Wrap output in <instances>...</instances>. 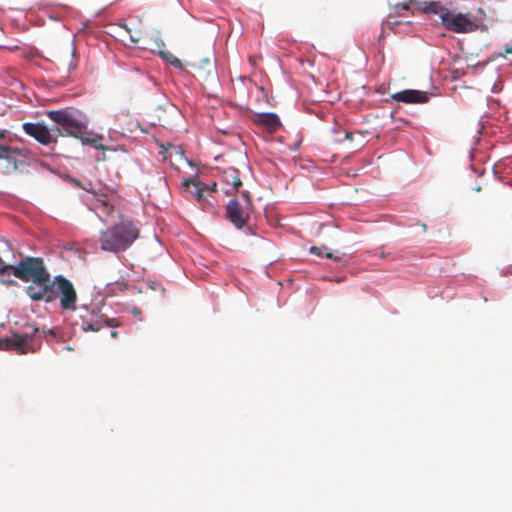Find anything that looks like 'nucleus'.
<instances>
[{
    "mask_svg": "<svg viewBox=\"0 0 512 512\" xmlns=\"http://www.w3.org/2000/svg\"><path fill=\"white\" fill-rule=\"evenodd\" d=\"M46 115L55 124L53 131L57 138L59 136L81 137V134L88 133L89 117L77 108L65 107L59 110H49Z\"/></svg>",
    "mask_w": 512,
    "mask_h": 512,
    "instance_id": "nucleus-1",
    "label": "nucleus"
},
{
    "mask_svg": "<svg viewBox=\"0 0 512 512\" xmlns=\"http://www.w3.org/2000/svg\"><path fill=\"white\" fill-rule=\"evenodd\" d=\"M139 237V229L131 220H121L100 234L103 251L119 253L127 250Z\"/></svg>",
    "mask_w": 512,
    "mask_h": 512,
    "instance_id": "nucleus-2",
    "label": "nucleus"
},
{
    "mask_svg": "<svg viewBox=\"0 0 512 512\" xmlns=\"http://www.w3.org/2000/svg\"><path fill=\"white\" fill-rule=\"evenodd\" d=\"M45 297L43 300L46 303H52L60 297V306L63 310L74 311L76 309V292L70 280L59 274L54 277L51 282L45 283Z\"/></svg>",
    "mask_w": 512,
    "mask_h": 512,
    "instance_id": "nucleus-3",
    "label": "nucleus"
},
{
    "mask_svg": "<svg viewBox=\"0 0 512 512\" xmlns=\"http://www.w3.org/2000/svg\"><path fill=\"white\" fill-rule=\"evenodd\" d=\"M1 269L2 271H9V274L12 272L16 278L22 281H42L43 277L49 274L46 271L43 259L40 257L28 256L16 265L7 264Z\"/></svg>",
    "mask_w": 512,
    "mask_h": 512,
    "instance_id": "nucleus-4",
    "label": "nucleus"
},
{
    "mask_svg": "<svg viewBox=\"0 0 512 512\" xmlns=\"http://www.w3.org/2000/svg\"><path fill=\"white\" fill-rule=\"evenodd\" d=\"M40 333L39 328L27 325L23 331L12 332V337L0 338V349L15 350L19 354L34 352L35 335Z\"/></svg>",
    "mask_w": 512,
    "mask_h": 512,
    "instance_id": "nucleus-5",
    "label": "nucleus"
},
{
    "mask_svg": "<svg viewBox=\"0 0 512 512\" xmlns=\"http://www.w3.org/2000/svg\"><path fill=\"white\" fill-rule=\"evenodd\" d=\"M12 137L7 129L0 128V160L5 161L0 169L2 173L11 174L18 169V149L11 146Z\"/></svg>",
    "mask_w": 512,
    "mask_h": 512,
    "instance_id": "nucleus-6",
    "label": "nucleus"
},
{
    "mask_svg": "<svg viewBox=\"0 0 512 512\" xmlns=\"http://www.w3.org/2000/svg\"><path fill=\"white\" fill-rule=\"evenodd\" d=\"M225 217L237 230H244L246 235L252 234V229L247 226L250 214L236 198H232L227 202Z\"/></svg>",
    "mask_w": 512,
    "mask_h": 512,
    "instance_id": "nucleus-7",
    "label": "nucleus"
},
{
    "mask_svg": "<svg viewBox=\"0 0 512 512\" xmlns=\"http://www.w3.org/2000/svg\"><path fill=\"white\" fill-rule=\"evenodd\" d=\"M441 22L446 29L456 33H468L477 28V24L468 15L450 10L441 14Z\"/></svg>",
    "mask_w": 512,
    "mask_h": 512,
    "instance_id": "nucleus-8",
    "label": "nucleus"
},
{
    "mask_svg": "<svg viewBox=\"0 0 512 512\" xmlns=\"http://www.w3.org/2000/svg\"><path fill=\"white\" fill-rule=\"evenodd\" d=\"M81 308L90 313L89 318L86 316H81L83 329L85 331L96 332L99 331L103 326L112 328L119 326V323L115 319L109 318L105 314H102L99 307H94L90 310L87 305H82Z\"/></svg>",
    "mask_w": 512,
    "mask_h": 512,
    "instance_id": "nucleus-9",
    "label": "nucleus"
},
{
    "mask_svg": "<svg viewBox=\"0 0 512 512\" xmlns=\"http://www.w3.org/2000/svg\"><path fill=\"white\" fill-rule=\"evenodd\" d=\"M23 131L33 137L42 145H50L57 141L54 128H49L44 122H25L22 124Z\"/></svg>",
    "mask_w": 512,
    "mask_h": 512,
    "instance_id": "nucleus-10",
    "label": "nucleus"
},
{
    "mask_svg": "<svg viewBox=\"0 0 512 512\" xmlns=\"http://www.w3.org/2000/svg\"><path fill=\"white\" fill-rule=\"evenodd\" d=\"M391 100L406 104H423L428 102V93L421 90L405 89L390 96Z\"/></svg>",
    "mask_w": 512,
    "mask_h": 512,
    "instance_id": "nucleus-11",
    "label": "nucleus"
},
{
    "mask_svg": "<svg viewBox=\"0 0 512 512\" xmlns=\"http://www.w3.org/2000/svg\"><path fill=\"white\" fill-rule=\"evenodd\" d=\"M46 282H49V274H46V276L43 277L42 281L33 282V284L27 286L25 288V292H26L27 296L32 301L43 300V298L45 297V292H46V288H45Z\"/></svg>",
    "mask_w": 512,
    "mask_h": 512,
    "instance_id": "nucleus-12",
    "label": "nucleus"
},
{
    "mask_svg": "<svg viewBox=\"0 0 512 512\" xmlns=\"http://www.w3.org/2000/svg\"><path fill=\"white\" fill-rule=\"evenodd\" d=\"M221 179L225 184L231 186L233 190H238L242 185L239 170L234 167L224 169Z\"/></svg>",
    "mask_w": 512,
    "mask_h": 512,
    "instance_id": "nucleus-13",
    "label": "nucleus"
},
{
    "mask_svg": "<svg viewBox=\"0 0 512 512\" xmlns=\"http://www.w3.org/2000/svg\"><path fill=\"white\" fill-rule=\"evenodd\" d=\"M257 121L265 125L271 131H276L281 126V120L274 112L259 113Z\"/></svg>",
    "mask_w": 512,
    "mask_h": 512,
    "instance_id": "nucleus-14",
    "label": "nucleus"
},
{
    "mask_svg": "<svg viewBox=\"0 0 512 512\" xmlns=\"http://www.w3.org/2000/svg\"><path fill=\"white\" fill-rule=\"evenodd\" d=\"M159 56L164 62L170 64L174 68L183 70L181 61L176 56H174L171 52H169L167 50H160Z\"/></svg>",
    "mask_w": 512,
    "mask_h": 512,
    "instance_id": "nucleus-15",
    "label": "nucleus"
},
{
    "mask_svg": "<svg viewBox=\"0 0 512 512\" xmlns=\"http://www.w3.org/2000/svg\"><path fill=\"white\" fill-rule=\"evenodd\" d=\"M327 250H328V248L326 246H322V247L312 246L310 248V253L317 255V256H321V257L324 256L326 259H332L335 261L340 260V256L334 255L333 252L327 251Z\"/></svg>",
    "mask_w": 512,
    "mask_h": 512,
    "instance_id": "nucleus-16",
    "label": "nucleus"
},
{
    "mask_svg": "<svg viewBox=\"0 0 512 512\" xmlns=\"http://www.w3.org/2000/svg\"><path fill=\"white\" fill-rule=\"evenodd\" d=\"M81 141L83 145H89L90 147L96 149V150H104L105 147L103 144L99 142L98 137H89L86 136V134H81V137H76Z\"/></svg>",
    "mask_w": 512,
    "mask_h": 512,
    "instance_id": "nucleus-17",
    "label": "nucleus"
},
{
    "mask_svg": "<svg viewBox=\"0 0 512 512\" xmlns=\"http://www.w3.org/2000/svg\"><path fill=\"white\" fill-rule=\"evenodd\" d=\"M445 10H448L446 7H444L440 1H431L428 2L426 6V14L427 15H439L441 17V14L445 12Z\"/></svg>",
    "mask_w": 512,
    "mask_h": 512,
    "instance_id": "nucleus-18",
    "label": "nucleus"
},
{
    "mask_svg": "<svg viewBox=\"0 0 512 512\" xmlns=\"http://www.w3.org/2000/svg\"><path fill=\"white\" fill-rule=\"evenodd\" d=\"M493 174L498 177V179L508 186H512V181L509 177L502 175L503 173V164L497 163L493 166Z\"/></svg>",
    "mask_w": 512,
    "mask_h": 512,
    "instance_id": "nucleus-19",
    "label": "nucleus"
},
{
    "mask_svg": "<svg viewBox=\"0 0 512 512\" xmlns=\"http://www.w3.org/2000/svg\"><path fill=\"white\" fill-rule=\"evenodd\" d=\"M202 62L209 66L208 77L211 78L213 82H218V74L216 67L211 63L209 58H204Z\"/></svg>",
    "mask_w": 512,
    "mask_h": 512,
    "instance_id": "nucleus-20",
    "label": "nucleus"
},
{
    "mask_svg": "<svg viewBox=\"0 0 512 512\" xmlns=\"http://www.w3.org/2000/svg\"><path fill=\"white\" fill-rule=\"evenodd\" d=\"M71 57H72V60L69 62L68 68H67L69 74L71 72L75 71L76 68H77V64L74 61V59L77 58V51H76V47L75 46L72 47Z\"/></svg>",
    "mask_w": 512,
    "mask_h": 512,
    "instance_id": "nucleus-21",
    "label": "nucleus"
},
{
    "mask_svg": "<svg viewBox=\"0 0 512 512\" xmlns=\"http://www.w3.org/2000/svg\"><path fill=\"white\" fill-rule=\"evenodd\" d=\"M203 191L204 189L202 187H199V184L195 186V190L191 192L193 196L196 197L198 202H201L203 200Z\"/></svg>",
    "mask_w": 512,
    "mask_h": 512,
    "instance_id": "nucleus-22",
    "label": "nucleus"
},
{
    "mask_svg": "<svg viewBox=\"0 0 512 512\" xmlns=\"http://www.w3.org/2000/svg\"><path fill=\"white\" fill-rule=\"evenodd\" d=\"M414 4H415L417 10L426 14V6L428 4L427 1L416 0V2Z\"/></svg>",
    "mask_w": 512,
    "mask_h": 512,
    "instance_id": "nucleus-23",
    "label": "nucleus"
},
{
    "mask_svg": "<svg viewBox=\"0 0 512 512\" xmlns=\"http://www.w3.org/2000/svg\"><path fill=\"white\" fill-rule=\"evenodd\" d=\"M129 312L136 318H138L139 321H143L142 317H141V310L138 308V307H132L129 309Z\"/></svg>",
    "mask_w": 512,
    "mask_h": 512,
    "instance_id": "nucleus-24",
    "label": "nucleus"
},
{
    "mask_svg": "<svg viewBox=\"0 0 512 512\" xmlns=\"http://www.w3.org/2000/svg\"><path fill=\"white\" fill-rule=\"evenodd\" d=\"M43 333V337H52V338H57V333H56V329L55 328H51V329H48L47 331L46 330H43L42 331Z\"/></svg>",
    "mask_w": 512,
    "mask_h": 512,
    "instance_id": "nucleus-25",
    "label": "nucleus"
},
{
    "mask_svg": "<svg viewBox=\"0 0 512 512\" xmlns=\"http://www.w3.org/2000/svg\"><path fill=\"white\" fill-rule=\"evenodd\" d=\"M182 185L185 187V188H188L189 186H197L198 183L193 179V178H187V179H184L183 180V183Z\"/></svg>",
    "mask_w": 512,
    "mask_h": 512,
    "instance_id": "nucleus-26",
    "label": "nucleus"
},
{
    "mask_svg": "<svg viewBox=\"0 0 512 512\" xmlns=\"http://www.w3.org/2000/svg\"><path fill=\"white\" fill-rule=\"evenodd\" d=\"M400 22L398 20H394V21H387L386 25L388 26L389 29L393 30L397 25H399Z\"/></svg>",
    "mask_w": 512,
    "mask_h": 512,
    "instance_id": "nucleus-27",
    "label": "nucleus"
},
{
    "mask_svg": "<svg viewBox=\"0 0 512 512\" xmlns=\"http://www.w3.org/2000/svg\"><path fill=\"white\" fill-rule=\"evenodd\" d=\"M216 183H212L211 185H205L204 187H202L204 190H207L209 192H215L216 191Z\"/></svg>",
    "mask_w": 512,
    "mask_h": 512,
    "instance_id": "nucleus-28",
    "label": "nucleus"
},
{
    "mask_svg": "<svg viewBox=\"0 0 512 512\" xmlns=\"http://www.w3.org/2000/svg\"><path fill=\"white\" fill-rule=\"evenodd\" d=\"M395 9L397 11H399V10H407L408 9L407 3H404V2L403 3H397L395 5Z\"/></svg>",
    "mask_w": 512,
    "mask_h": 512,
    "instance_id": "nucleus-29",
    "label": "nucleus"
},
{
    "mask_svg": "<svg viewBox=\"0 0 512 512\" xmlns=\"http://www.w3.org/2000/svg\"><path fill=\"white\" fill-rule=\"evenodd\" d=\"M302 143V138L300 137L298 141L294 144V146L291 148L292 151H297L300 148V145Z\"/></svg>",
    "mask_w": 512,
    "mask_h": 512,
    "instance_id": "nucleus-30",
    "label": "nucleus"
},
{
    "mask_svg": "<svg viewBox=\"0 0 512 512\" xmlns=\"http://www.w3.org/2000/svg\"><path fill=\"white\" fill-rule=\"evenodd\" d=\"M7 264H4V262L2 261V259L0 258V268L6 266ZM0 275L4 276V275H9V271H2V269H0Z\"/></svg>",
    "mask_w": 512,
    "mask_h": 512,
    "instance_id": "nucleus-31",
    "label": "nucleus"
},
{
    "mask_svg": "<svg viewBox=\"0 0 512 512\" xmlns=\"http://www.w3.org/2000/svg\"><path fill=\"white\" fill-rule=\"evenodd\" d=\"M238 190H233L231 186L229 188L225 189L224 193L226 195H234Z\"/></svg>",
    "mask_w": 512,
    "mask_h": 512,
    "instance_id": "nucleus-32",
    "label": "nucleus"
},
{
    "mask_svg": "<svg viewBox=\"0 0 512 512\" xmlns=\"http://www.w3.org/2000/svg\"><path fill=\"white\" fill-rule=\"evenodd\" d=\"M241 195L246 201L250 202V196L248 191H243Z\"/></svg>",
    "mask_w": 512,
    "mask_h": 512,
    "instance_id": "nucleus-33",
    "label": "nucleus"
},
{
    "mask_svg": "<svg viewBox=\"0 0 512 512\" xmlns=\"http://www.w3.org/2000/svg\"><path fill=\"white\" fill-rule=\"evenodd\" d=\"M397 113H398V111H397V110H392V111L390 112V117H391L392 119H394V120H396V119L401 120L400 118H397V117H396Z\"/></svg>",
    "mask_w": 512,
    "mask_h": 512,
    "instance_id": "nucleus-34",
    "label": "nucleus"
},
{
    "mask_svg": "<svg viewBox=\"0 0 512 512\" xmlns=\"http://www.w3.org/2000/svg\"><path fill=\"white\" fill-rule=\"evenodd\" d=\"M344 139L352 140L353 139V134L351 132L345 131Z\"/></svg>",
    "mask_w": 512,
    "mask_h": 512,
    "instance_id": "nucleus-35",
    "label": "nucleus"
},
{
    "mask_svg": "<svg viewBox=\"0 0 512 512\" xmlns=\"http://www.w3.org/2000/svg\"><path fill=\"white\" fill-rule=\"evenodd\" d=\"M470 167L475 173H477L478 175H482L483 171L480 168H475L473 165H471Z\"/></svg>",
    "mask_w": 512,
    "mask_h": 512,
    "instance_id": "nucleus-36",
    "label": "nucleus"
},
{
    "mask_svg": "<svg viewBox=\"0 0 512 512\" xmlns=\"http://www.w3.org/2000/svg\"><path fill=\"white\" fill-rule=\"evenodd\" d=\"M98 202H99V205H101L103 207V209H105V210L108 209V205H107L106 201L98 200Z\"/></svg>",
    "mask_w": 512,
    "mask_h": 512,
    "instance_id": "nucleus-37",
    "label": "nucleus"
},
{
    "mask_svg": "<svg viewBox=\"0 0 512 512\" xmlns=\"http://www.w3.org/2000/svg\"><path fill=\"white\" fill-rule=\"evenodd\" d=\"M331 132H332L333 134H337V133H339V132H340V128H339L337 125H335V126L331 129Z\"/></svg>",
    "mask_w": 512,
    "mask_h": 512,
    "instance_id": "nucleus-38",
    "label": "nucleus"
},
{
    "mask_svg": "<svg viewBox=\"0 0 512 512\" xmlns=\"http://www.w3.org/2000/svg\"><path fill=\"white\" fill-rule=\"evenodd\" d=\"M156 44H157V47H158V48H161V47H164V46H165V44H164L163 40H161V39L157 40Z\"/></svg>",
    "mask_w": 512,
    "mask_h": 512,
    "instance_id": "nucleus-39",
    "label": "nucleus"
},
{
    "mask_svg": "<svg viewBox=\"0 0 512 512\" xmlns=\"http://www.w3.org/2000/svg\"><path fill=\"white\" fill-rule=\"evenodd\" d=\"M115 284L122 290L125 287L124 283L115 282Z\"/></svg>",
    "mask_w": 512,
    "mask_h": 512,
    "instance_id": "nucleus-40",
    "label": "nucleus"
},
{
    "mask_svg": "<svg viewBox=\"0 0 512 512\" xmlns=\"http://www.w3.org/2000/svg\"><path fill=\"white\" fill-rule=\"evenodd\" d=\"M506 53H512V46H507L505 49Z\"/></svg>",
    "mask_w": 512,
    "mask_h": 512,
    "instance_id": "nucleus-41",
    "label": "nucleus"
},
{
    "mask_svg": "<svg viewBox=\"0 0 512 512\" xmlns=\"http://www.w3.org/2000/svg\"><path fill=\"white\" fill-rule=\"evenodd\" d=\"M416 2V0H405L404 3H407V6L412 3L414 4Z\"/></svg>",
    "mask_w": 512,
    "mask_h": 512,
    "instance_id": "nucleus-42",
    "label": "nucleus"
},
{
    "mask_svg": "<svg viewBox=\"0 0 512 512\" xmlns=\"http://www.w3.org/2000/svg\"><path fill=\"white\" fill-rule=\"evenodd\" d=\"M110 335H111L112 338H116L117 337V332L116 331H111Z\"/></svg>",
    "mask_w": 512,
    "mask_h": 512,
    "instance_id": "nucleus-43",
    "label": "nucleus"
},
{
    "mask_svg": "<svg viewBox=\"0 0 512 512\" xmlns=\"http://www.w3.org/2000/svg\"><path fill=\"white\" fill-rule=\"evenodd\" d=\"M148 80L153 84V85H156L154 80L152 78H148Z\"/></svg>",
    "mask_w": 512,
    "mask_h": 512,
    "instance_id": "nucleus-44",
    "label": "nucleus"
},
{
    "mask_svg": "<svg viewBox=\"0 0 512 512\" xmlns=\"http://www.w3.org/2000/svg\"><path fill=\"white\" fill-rule=\"evenodd\" d=\"M474 189H475L476 191H480V190H481V187H480V186H476Z\"/></svg>",
    "mask_w": 512,
    "mask_h": 512,
    "instance_id": "nucleus-45",
    "label": "nucleus"
},
{
    "mask_svg": "<svg viewBox=\"0 0 512 512\" xmlns=\"http://www.w3.org/2000/svg\"><path fill=\"white\" fill-rule=\"evenodd\" d=\"M111 285H113V283H107L105 286L106 288H109Z\"/></svg>",
    "mask_w": 512,
    "mask_h": 512,
    "instance_id": "nucleus-46",
    "label": "nucleus"
},
{
    "mask_svg": "<svg viewBox=\"0 0 512 512\" xmlns=\"http://www.w3.org/2000/svg\"><path fill=\"white\" fill-rule=\"evenodd\" d=\"M483 128V126L477 130V133L480 134L481 133V129Z\"/></svg>",
    "mask_w": 512,
    "mask_h": 512,
    "instance_id": "nucleus-47",
    "label": "nucleus"
}]
</instances>
